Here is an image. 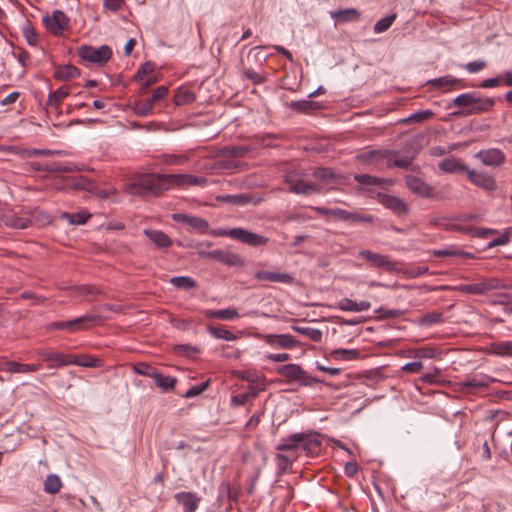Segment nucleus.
I'll return each mask as SVG.
<instances>
[{
	"label": "nucleus",
	"mask_w": 512,
	"mask_h": 512,
	"mask_svg": "<svg viewBox=\"0 0 512 512\" xmlns=\"http://www.w3.org/2000/svg\"><path fill=\"white\" fill-rule=\"evenodd\" d=\"M217 200L220 202L236 205V206H245L247 204L253 203L257 204L259 201H254L253 197L248 194H225L217 197Z\"/></svg>",
	"instance_id": "nucleus-26"
},
{
	"label": "nucleus",
	"mask_w": 512,
	"mask_h": 512,
	"mask_svg": "<svg viewBox=\"0 0 512 512\" xmlns=\"http://www.w3.org/2000/svg\"><path fill=\"white\" fill-rule=\"evenodd\" d=\"M276 372L285 377L288 382L297 381L301 386H313L321 381L307 374L298 364H285L277 367Z\"/></svg>",
	"instance_id": "nucleus-4"
},
{
	"label": "nucleus",
	"mask_w": 512,
	"mask_h": 512,
	"mask_svg": "<svg viewBox=\"0 0 512 512\" xmlns=\"http://www.w3.org/2000/svg\"><path fill=\"white\" fill-rule=\"evenodd\" d=\"M157 371V369L145 363H140L135 367V372L137 374L147 376L150 378H153V375L156 374Z\"/></svg>",
	"instance_id": "nucleus-63"
},
{
	"label": "nucleus",
	"mask_w": 512,
	"mask_h": 512,
	"mask_svg": "<svg viewBox=\"0 0 512 512\" xmlns=\"http://www.w3.org/2000/svg\"><path fill=\"white\" fill-rule=\"evenodd\" d=\"M37 355L48 363V368H60L72 365L73 362L71 354H64L54 349L39 348Z\"/></svg>",
	"instance_id": "nucleus-9"
},
{
	"label": "nucleus",
	"mask_w": 512,
	"mask_h": 512,
	"mask_svg": "<svg viewBox=\"0 0 512 512\" xmlns=\"http://www.w3.org/2000/svg\"><path fill=\"white\" fill-rule=\"evenodd\" d=\"M289 108L299 113H307L319 108V105L311 100H300L289 103Z\"/></svg>",
	"instance_id": "nucleus-48"
},
{
	"label": "nucleus",
	"mask_w": 512,
	"mask_h": 512,
	"mask_svg": "<svg viewBox=\"0 0 512 512\" xmlns=\"http://www.w3.org/2000/svg\"><path fill=\"white\" fill-rule=\"evenodd\" d=\"M174 498L178 504L182 505L183 512H195L201 502V497L194 492H178Z\"/></svg>",
	"instance_id": "nucleus-21"
},
{
	"label": "nucleus",
	"mask_w": 512,
	"mask_h": 512,
	"mask_svg": "<svg viewBox=\"0 0 512 512\" xmlns=\"http://www.w3.org/2000/svg\"><path fill=\"white\" fill-rule=\"evenodd\" d=\"M434 115V112L432 110H422L416 113L411 114L409 117L402 120L403 123H410V122H423L425 120H428Z\"/></svg>",
	"instance_id": "nucleus-57"
},
{
	"label": "nucleus",
	"mask_w": 512,
	"mask_h": 512,
	"mask_svg": "<svg viewBox=\"0 0 512 512\" xmlns=\"http://www.w3.org/2000/svg\"><path fill=\"white\" fill-rule=\"evenodd\" d=\"M72 365H78L82 367L98 368L102 366V361L92 355H72Z\"/></svg>",
	"instance_id": "nucleus-40"
},
{
	"label": "nucleus",
	"mask_w": 512,
	"mask_h": 512,
	"mask_svg": "<svg viewBox=\"0 0 512 512\" xmlns=\"http://www.w3.org/2000/svg\"><path fill=\"white\" fill-rule=\"evenodd\" d=\"M461 82L460 79L452 76V75H445V76H442V77H439V78H435V79H432V80H429L428 81V84L431 86V87H434V88H444V87H447V86H454V85H457Z\"/></svg>",
	"instance_id": "nucleus-47"
},
{
	"label": "nucleus",
	"mask_w": 512,
	"mask_h": 512,
	"mask_svg": "<svg viewBox=\"0 0 512 512\" xmlns=\"http://www.w3.org/2000/svg\"><path fill=\"white\" fill-rule=\"evenodd\" d=\"M90 217L89 214L84 213H63L61 218L67 220L72 225H82L85 224Z\"/></svg>",
	"instance_id": "nucleus-55"
},
{
	"label": "nucleus",
	"mask_w": 512,
	"mask_h": 512,
	"mask_svg": "<svg viewBox=\"0 0 512 512\" xmlns=\"http://www.w3.org/2000/svg\"><path fill=\"white\" fill-rule=\"evenodd\" d=\"M165 177L167 179V183L179 186H205L207 183V179L205 177L190 174H167Z\"/></svg>",
	"instance_id": "nucleus-19"
},
{
	"label": "nucleus",
	"mask_w": 512,
	"mask_h": 512,
	"mask_svg": "<svg viewBox=\"0 0 512 512\" xmlns=\"http://www.w3.org/2000/svg\"><path fill=\"white\" fill-rule=\"evenodd\" d=\"M396 153L397 152L392 150H370L359 154L357 159L362 162H378L383 159H389L390 156Z\"/></svg>",
	"instance_id": "nucleus-29"
},
{
	"label": "nucleus",
	"mask_w": 512,
	"mask_h": 512,
	"mask_svg": "<svg viewBox=\"0 0 512 512\" xmlns=\"http://www.w3.org/2000/svg\"><path fill=\"white\" fill-rule=\"evenodd\" d=\"M73 187L80 190H86L88 192H94L96 189V183L86 176H78L73 180Z\"/></svg>",
	"instance_id": "nucleus-52"
},
{
	"label": "nucleus",
	"mask_w": 512,
	"mask_h": 512,
	"mask_svg": "<svg viewBox=\"0 0 512 512\" xmlns=\"http://www.w3.org/2000/svg\"><path fill=\"white\" fill-rule=\"evenodd\" d=\"M377 199L379 203L397 216H406L409 213L407 203L397 196L380 192L377 194Z\"/></svg>",
	"instance_id": "nucleus-12"
},
{
	"label": "nucleus",
	"mask_w": 512,
	"mask_h": 512,
	"mask_svg": "<svg viewBox=\"0 0 512 512\" xmlns=\"http://www.w3.org/2000/svg\"><path fill=\"white\" fill-rule=\"evenodd\" d=\"M169 282L177 289L190 290L197 287V282L188 276H175Z\"/></svg>",
	"instance_id": "nucleus-44"
},
{
	"label": "nucleus",
	"mask_w": 512,
	"mask_h": 512,
	"mask_svg": "<svg viewBox=\"0 0 512 512\" xmlns=\"http://www.w3.org/2000/svg\"><path fill=\"white\" fill-rule=\"evenodd\" d=\"M291 328L295 332L306 336L311 341H314V342L322 341V337H323L322 331L317 328L308 327V326H305V327L304 326H292Z\"/></svg>",
	"instance_id": "nucleus-43"
},
{
	"label": "nucleus",
	"mask_w": 512,
	"mask_h": 512,
	"mask_svg": "<svg viewBox=\"0 0 512 512\" xmlns=\"http://www.w3.org/2000/svg\"><path fill=\"white\" fill-rule=\"evenodd\" d=\"M196 100V95L193 91L179 87L174 94V103L176 106H183L193 103Z\"/></svg>",
	"instance_id": "nucleus-39"
},
{
	"label": "nucleus",
	"mask_w": 512,
	"mask_h": 512,
	"mask_svg": "<svg viewBox=\"0 0 512 512\" xmlns=\"http://www.w3.org/2000/svg\"><path fill=\"white\" fill-rule=\"evenodd\" d=\"M209 385H210V380H206L205 382H203L199 385L192 386L185 392L184 397L185 398L196 397V396L200 395L201 393H203L209 387Z\"/></svg>",
	"instance_id": "nucleus-58"
},
{
	"label": "nucleus",
	"mask_w": 512,
	"mask_h": 512,
	"mask_svg": "<svg viewBox=\"0 0 512 512\" xmlns=\"http://www.w3.org/2000/svg\"><path fill=\"white\" fill-rule=\"evenodd\" d=\"M332 18H334L337 22L348 23L358 21L360 18V13L355 8H347L335 11L331 13Z\"/></svg>",
	"instance_id": "nucleus-34"
},
{
	"label": "nucleus",
	"mask_w": 512,
	"mask_h": 512,
	"mask_svg": "<svg viewBox=\"0 0 512 512\" xmlns=\"http://www.w3.org/2000/svg\"><path fill=\"white\" fill-rule=\"evenodd\" d=\"M271 282L292 284L294 277L288 273L272 272Z\"/></svg>",
	"instance_id": "nucleus-64"
},
{
	"label": "nucleus",
	"mask_w": 512,
	"mask_h": 512,
	"mask_svg": "<svg viewBox=\"0 0 512 512\" xmlns=\"http://www.w3.org/2000/svg\"><path fill=\"white\" fill-rule=\"evenodd\" d=\"M154 69H155V64L150 61H147L139 67V69L135 75V78L141 80L145 76L151 74L154 71Z\"/></svg>",
	"instance_id": "nucleus-61"
},
{
	"label": "nucleus",
	"mask_w": 512,
	"mask_h": 512,
	"mask_svg": "<svg viewBox=\"0 0 512 512\" xmlns=\"http://www.w3.org/2000/svg\"><path fill=\"white\" fill-rule=\"evenodd\" d=\"M62 487V481L56 474H49L44 481V491L48 494H56Z\"/></svg>",
	"instance_id": "nucleus-45"
},
{
	"label": "nucleus",
	"mask_w": 512,
	"mask_h": 512,
	"mask_svg": "<svg viewBox=\"0 0 512 512\" xmlns=\"http://www.w3.org/2000/svg\"><path fill=\"white\" fill-rule=\"evenodd\" d=\"M492 381V378L485 374H476L466 377L458 385L462 393L472 394L480 389L487 388Z\"/></svg>",
	"instance_id": "nucleus-11"
},
{
	"label": "nucleus",
	"mask_w": 512,
	"mask_h": 512,
	"mask_svg": "<svg viewBox=\"0 0 512 512\" xmlns=\"http://www.w3.org/2000/svg\"><path fill=\"white\" fill-rule=\"evenodd\" d=\"M78 56L82 61L103 65L110 60L112 50L108 45H102L98 48L83 45L78 49Z\"/></svg>",
	"instance_id": "nucleus-6"
},
{
	"label": "nucleus",
	"mask_w": 512,
	"mask_h": 512,
	"mask_svg": "<svg viewBox=\"0 0 512 512\" xmlns=\"http://www.w3.org/2000/svg\"><path fill=\"white\" fill-rule=\"evenodd\" d=\"M444 322L443 314L441 312L433 311L424 314L414 321V323L421 327H429Z\"/></svg>",
	"instance_id": "nucleus-37"
},
{
	"label": "nucleus",
	"mask_w": 512,
	"mask_h": 512,
	"mask_svg": "<svg viewBox=\"0 0 512 512\" xmlns=\"http://www.w3.org/2000/svg\"><path fill=\"white\" fill-rule=\"evenodd\" d=\"M154 384L159 387L163 392H168L174 389L177 379L169 375H164L159 371L153 375Z\"/></svg>",
	"instance_id": "nucleus-35"
},
{
	"label": "nucleus",
	"mask_w": 512,
	"mask_h": 512,
	"mask_svg": "<svg viewBox=\"0 0 512 512\" xmlns=\"http://www.w3.org/2000/svg\"><path fill=\"white\" fill-rule=\"evenodd\" d=\"M438 167L445 173H462L468 171V166L460 159L445 158L439 162Z\"/></svg>",
	"instance_id": "nucleus-24"
},
{
	"label": "nucleus",
	"mask_w": 512,
	"mask_h": 512,
	"mask_svg": "<svg viewBox=\"0 0 512 512\" xmlns=\"http://www.w3.org/2000/svg\"><path fill=\"white\" fill-rule=\"evenodd\" d=\"M80 76V70L71 64L59 65L55 68L54 77L59 81H69Z\"/></svg>",
	"instance_id": "nucleus-27"
},
{
	"label": "nucleus",
	"mask_w": 512,
	"mask_h": 512,
	"mask_svg": "<svg viewBox=\"0 0 512 512\" xmlns=\"http://www.w3.org/2000/svg\"><path fill=\"white\" fill-rule=\"evenodd\" d=\"M144 234L158 247L167 248L172 245L171 238L161 230H144Z\"/></svg>",
	"instance_id": "nucleus-32"
},
{
	"label": "nucleus",
	"mask_w": 512,
	"mask_h": 512,
	"mask_svg": "<svg viewBox=\"0 0 512 512\" xmlns=\"http://www.w3.org/2000/svg\"><path fill=\"white\" fill-rule=\"evenodd\" d=\"M313 177L325 182V183H332V184H338L341 182L342 176L340 174H337L332 170L331 168L326 167H320L313 171L312 173Z\"/></svg>",
	"instance_id": "nucleus-28"
},
{
	"label": "nucleus",
	"mask_w": 512,
	"mask_h": 512,
	"mask_svg": "<svg viewBox=\"0 0 512 512\" xmlns=\"http://www.w3.org/2000/svg\"><path fill=\"white\" fill-rule=\"evenodd\" d=\"M348 221L352 223H372L374 221V217L370 214H360L349 211Z\"/></svg>",
	"instance_id": "nucleus-60"
},
{
	"label": "nucleus",
	"mask_w": 512,
	"mask_h": 512,
	"mask_svg": "<svg viewBox=\"0 0 512 512\" xmlns=\"http://www.w3.org/2000/svg\"><path fill=\"white\" fill-rule=\"evenodd\" d=\"M371 303L368 301L356 302L349 298H343L337 303V308L341 311L362 312L370 309Z\"/></svg>",
	"instance_id": "nucleus-25"
},
{
	"label": "nucleus",
	"mask_w": 512,
	"mask_h": 512,
	"mask_svg": "<svg viewBox=\"0 0 512 512\" xmlns=\"http://www.w3.org/2000/svg\"><path fill=\"white\" fill-rule=\"evenodd\" d=\"M22 33L29 45L35 46L38 41L36 31L29 24L22 27Z\"/></svg>",
	"instance_id": "nucleus-59"
},
{
	"label": "nucleus",
	"mask_w": 512,
	"mask_h": 512,
	"mask_svg": "<svg viewBox=\"0 0 512 512\" xmlns=\"http://www.w3.org/2000/svg\"><path fill=\"white\" fill-rule=\"evenodd\" d=\"M70 93V90L67 86H61L56 91L52 92L48 96V105L52 107H58L60 102L66 98Z\"/></svg>",
	"instance_id": "nucleus-51"
},
{
	"label": "nucleus",
	"mask_w": 512,
	"mask_h": 512,
	"mask_svg": "<svg viewBox=\"0 0 512 512\" xmlns=\"http://www.w3.org/2000/svg\"><path fill=\"white\" fill-rule=\"evenodd\" d=\"M3 369L11 373H30L40 370V364H22L15 361H6Z\"/></svg>",
	"instance_id": "nucleus-30"
},
{
	"label": "nucleus",
	"mask_w": 512,
	"mask_h": 512,
	"mask_svg": "<svg viewBox=\"0 0 512 512\" xmlns=\"http://www.w3.org/2000/svg\"><path fill=\"white\" fill-rule=\"evenodd\" d=\"M100 319L101 317L98 314L88 313L72 320L53 322L50 324V328L55 330H68L70 332H78L89 329Z\"/></svg>",
	"instance_id": "nucleus-5"
},
{
	"label": "nucleus",
	"mask_w": 512,
	"mask_h": 512,
	"mask_svg": "<svg viewBox=\"0 0 512 512\" xmlns=\"http://www.w3.org/2000/svg\"><path fill=\"white\" fill-rule=\"evenodd\" d=\"M332 356L337 360H354L359 356V351L354 349L339 348L332 351Z\"/></svg>",
	"instance_id": "nucleus-53"
},
{
	"label": "nucleus",
	"mask_w": 512,
	"mask_h": 512,
	"mask_svg": "<svg viewBox=\"0 0 512 512\" xmlns=\"http://www.w3.org/2000/svg\"><path fill=\"white\" fill-rule=\"evenodd\" d=\"M231 238L251 247H262L269 242V238L240 227L232 228Z\"/></svg>",
	"instance_id": "nucleus-10"
},
{
	"label": "nucleus",
	"mask_w": 512,
	"mask_h": 512,
	"mask_svg": "<svg viewBox=\"0 0 512 512\" xmlns=\"http://www.w3.org/2000/svg\"><path fill=\"white\" fill-rule=\"evenodd\" d=\"M375 312L379 314L378 318L380 320L394 319V318L402 316L405 313L404 310L386 309L384 307L378 308Z\"/></svg>",
	"instance_id": "nucleus-56"
},
{
	"label": "nucleus",
	"mask_w": 512,
	"mask_h": 512,
	"mask_svg": "<svg viewBox=\"0 0 512 512\" xmlns=\"http://www.w3.org/2000/svg\"><path fill=\"white\" fill-rule=\"evenodd\" d=\"M504 288H506V284L502 280L496 278H487L478 283L462 284L457 287L460 292L472 295H482L491 290Z\"/></svg>",
	"instance_id": "nucleus-7"
},
{
	"label": "nucleus",
	"mask_w": 512,
	"mask_h": 512,
	"mask_svg": "<svg viewBox=\"0 0 512 512\" xmlns=\"http://www.w3.org/2000/svg\"><path fill=\"white\" fill-rule=\"evenodd\" d=\"M263 339L275 348L292 349L298 345V341L289 334H267L263 336Z\"/></svg>",
	"instance_id": "nucleus-20"
},
{
	"label": "nucleus",
	"mask_w": 512,
	"mask_h": 512,
	"mask_svg": "<svg viewBox=\"0 0 512 512\" xmlns=\"http://www.w3.org/2000/svg\"><path fill=\"white\" fill-rule=\"evenodd\" d=\"M245 77L252 81L254 84H262L266 81V76L263 74L258 73L257 71L253 69H246Z\"/></svg>",
	"instance_id": "nucleus-62"
},
{
	"label": "nucleus",
	"mask_w": 512,
	"mask_h": 512,
	"mask_svg": "<svg viewBox=\"0 0 512 512\" xmlns=\"http://www.w3.org/2000/svg\"><path fill=\"white\" fill-rule=\"evenodd\" d=\"M354 180L361 184L362 186L367 187L369 190L371 187H380L388 183V180L386 179L372 176L369 174H355Z\"/></svg>",
	"instance_id": "nucleus-36"
},
{
	"label": "nucleus",
	"mask_w": 512,
	"mask_h": 512,
	"mask_svg": "<svg viewBox=\"0 0 512 512\" xmlns=\"http://www.w3.org/2000/svg\"><path fill=\"white\" fill-rule=\"evenodd\" d=\"M304 440V432L291 434L281 440L276 446L278 451H295L301 447V442Z\"/></svg>",
	"instance_id": "nucleus-23"
},
{
	"label": "nucleus",
	"mask_w": 512,
	"mask_h": 512,
	"mask_svg": "<svg viewBox=\"0 0 512 512\" xmlns=\"http://www.w3.org/2000/svg\"><path fill=\"white\" fill-rule=\"evenodd\" d=\"M167 174H143L139 175L135 180L126 184L125 192L130 195L140 197L159 196L163 191L168 189Z\"/></svg>",
	"instance_id": "nucleus-2"
},
{
	"label": "nucleus",
	"mask_w": 512,
	"mask_h": 512,
	"mask_svg": "<svg viewBox=\"0 0 512 512\" xmlns=\"http://www.w3.org/2000/svg\"><path fill=\"white\" fill-rule=\"evenodd\" d=\"M475 157L479 159L484 165L497 167L505 162V154L497 148L480 150L476 153Z\"/></svg>",
	"instance_id": "nucleus-17"
},
{
	"label": "nucleus",
	"mask_w": 512,
	"mask_h": 512,
	"mask_svg": "<svg viewBox=\"0 0 512 512\" xmlns=\"http://www.w3.org/2000/svg\"><path fill=\"white\" fill-rule=\"evenodd\" d=\"M465 173L467 174L469 181L474 185L489 191L496 189V181L488 173L470 169L469 167L468 171Z\"/></svg>",
	"instance_id": "nucleus-16"
},
{
	"label": "nucleus",
	"mask_w": 512,
	"mask_h": 512,
	"mask_svg": "<svg viewBox=\"0 0 512 512\" xmlns=\"http://www.w3.org/2000/svg\"><path fill=\"white\" fill-rule=\"evenodd\" d=\"M172 219L175 222L183 223L190 227L192 230L200 233V234H206L209 230V223L206 219L198 217V216H192L184 213H174L172 215Z\"/></svg>",
	"instance_id": "nucleus-14"
},
{
	"label": "nucleus",
	"mask_w": 512,
	"mask_h": 512,
	"mask_svg": "<svg viewBox=\"0 0 512 512\" xmlns=\"http://www.w3.org/2000/svg\"><path fill=\"white\" fill-rule=\"evenodd\" d=\"M43 170L48 173H69L81 171L82 167L73 163L61 164L58 162H52L44 164Z\"/></svg>",
	"instance_id": "nucleus-33"
},
{
	"label": "nucleus",
	"mask_w": 512,
	"mask_h": 512,
	"mask_svg": "<svg viewBox=\"0 0 512 512\" xmlns=\"http://www.w3.org/2000/svg\"><path fill=\"white\" fill-rule=\"evenodd\" d=\"M490 352L498 356L512 355V341L495 342L490 345Z\"/></svg>",
	"instance_id": "nucleus-49"
},
{
	"label": "nucleus",
	"mask_w": 512,
	"mask_h": 512,
	"mask_svg": "<svg viewBox=\"0 0 512 512\" xmlns=\"http://www.w3.org/2000/svg\"><path fill=\"white\" fill-rule=\"evenodd\" d=\"M496 100L491 97L482 96L479 92L473 91L462 93L455 97L449 107H458L462 110L455 111V116L478 115L491 111L495 106Z\"/></svg>",
	"instance_id": "nucleus-1"
},
{
	"label": "nucleus",
	"mask_w": 512,
	"mask_h": 512,
	"mask_svg": "<svg viewBox=\"0 0 512 512\" xmlns=\"http://www.w3.org/2000/svg\"><path fill=\"white\" fill-rule=\"evenodd\" d=\"M154 103L151 101L150 98H147L145 100H138L134 104V112L136 115L140 117H146L151 114L153 109Z\"/></svg>",
	"instance_id": "nucleus-50"
},
{
	"label": "nucleus",
	"mask_w": 512,
	"mask_h": 512,
	"mask_svg": "<svg viewBox=\"0 0 512 512\" xmlns=\"http://www.w3.org/2000/svg\"><path fill=\"white\" fill-rule=\"evenodd\" d=\"M303 173L296 170L288 171L284 178L289 185V191L294 194L310 195L322 192V187L316 183H307L303 180Z\"/></svg>",
	"instance_id": "nucleus-3"
},
{
	"label": "nucleus",
	"mask_w": 512,
	"mask_h": 512,
	"mask_svg": "<svg viewBox=\"0 0 512 512\" xmlns=\"http://www.w3.org/2000/svg\"><path fill=\"white\" fill-rule=\"evenodd\" d=\"M43 23L47 30L54 35H59L68 27L69 18L63 11L55 10L52 15L43 18Z\"/></svg>",
	"instance_id": "nucleus-13"
},
{
	"label": "nucleus",
	"mask_w": 512,
	"mask_h": 512,
	"mask_svg": "<svg viewBox=\"0 0 512 512\" xmlns=\"http://www.w3.org/2000/svg\"><path fill=\"white\" fill-rule=\"evenodd\" d=\"M198 255L202 259L214 260L229 267H240L244 264L240 255L221 249L199 251Z\"/></svg>",
	"instance_id": "nucleus-8"
},
{
	"label": "nucleus",
	"mask_w": 512,
	"mask_h": 512,
	"mask_svg": "<svg viewBox=\"0 0 512 512\" xmlns=\"http://www.w3.org/2000/svg\"><path fill=\"white\" fill-rule=\"evenodd\" d=\"M208 331L213 337L217 339H223L226 341H235L238 339L236 334L221 326H209Z\"/></svg>",
	"instance_id": "nucleus-46"
},
{
	"label": "nucleus",
	"mask_w": 512,
	"mask_h": 512,
	"mask_svg": "<svg viewBox=\"0 0 512 512\" xmlns=\"http://www.w3.org/2000/svg\"><path fill=\"white\" fill-rule=\"evenodd\" d=\"M204 315L206 318H215L220 320H233L239 317V313L235 308L206 310L204 312Z\"/></svg>",
	"instance_id": "nucleus-38"
},
{
	"label": "nucleus",
	"mask_w": 512,
	"mask_h": 512,
	"mask_svg": "<svg viewBox=\"0 0 512 512\" xmlns=\"http://www.w3.org/2000/svg\"><path fill=\"white\" fill-rule=\"evenodd\" d=\"M3 222L7 227L14 229H25L30 226L31 221L26 217H19L17 215H5Z\"/></svg>",
	"instance_id": "nucleus-42"
},
{
	"label": "nucleus",
	"mask_w": 512,
	"mask_h": 512,
	"mask_svg": "<svg viewBox=\"0 0 512 512\" xmlns=\"http://www.w3.org/2000/svg\"><path fill=\"white\" fill-rule=\"evenodd\" d=\"M301 443V448L308 455H318L321 451L322 441L317 432H304V440Z\"/></svg>",
	"instance_id": "nucleus-22"
},
{
	"label": "nucleus",
	"mask_w": 512,
	"mask_h": 512,
	"mask_svg": "<svg viewBox=\"0 0 512 512\" xmlns=\"http://www.w3.org/2000/svg\"><path fill=\"white\" fill-rule=\"evenodd\" d=\"M359 256L375 267L383 268L386 271H393L395 269L394 263L387 255L378 254L369 250H361Z\"/></svg>",
	"instance_id": "nucleus-18"
},
{
	"label": "nucleus",
	"mask_w": 512,
	"mask_h": 512,
	"mask_svg": "<svg viewBox=\"0 0 512 512\" xmlns=\"http://www.w3.org/2000/svg\"><path fill=\"white\" fill-rule=\"evenodd\" d=\"M395 19H396V14H391V15H388V16L378 20L374 24V32L375 33H383L385 31H387L392 26Z\"/></svg>",
	"instance_id": "nucleus-54"
},
{
	"label": "nucleus",
	"mask_w": 512,
	"mask_h": 512,
	"mask_svg": "<svg viewBox=\"0 0 512 512\" xmlns=\"http://www.w3.org/2000/svg\"><path fill=\"white\" fill-rule=\"evenodd\" d=\"M433 255L436 257L453 256V257H461V258H467V259L475 258V256L472 253L458 249L456 247H449L446 249L434 250Z\"/></svg>",
	"instance_id": "nucleus-41"
},
{
	"label": "nucleus",
	"mask_w": 512,
	"mask_h": 512,
	"mask_svg": "<svg viewBox=\"0 0 512 512\" xmlns=\"http://www.w3.org/2000/svg\"><path fill=\"white\" fill-rule=\"evenodd\" d=\"M440 355L439 349L431 346H424L407 351V356L419 359H435Z\"/></svg>",
	"instance_id": "nucleus-31"
},
{
	"label": "nucleus",
	"mask_w": 512,
	"mask_h": 512,
	"mask_svg": "<svg viewBox=\"0 0 512 512\" xmlns=\"http://www.w3.org/2000/svg\"><path fill=\"white\" fill-rule=\"evenodd\" d=\"M405 184L411 192L417 194L418 196H421L424 198H434L435 197L433 187L416 176H412V175L406 176Z\"/></svg>",
	"instance_id": "nucleus-15"
}]
</instances>
